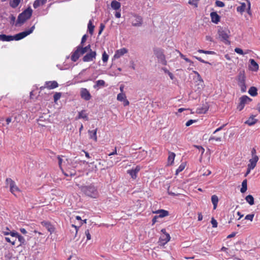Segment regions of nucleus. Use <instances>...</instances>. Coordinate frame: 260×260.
<instances>
[{"instance_id":"nucleus-1","label":"nucleus","mask_w":260,"mask_h":260,"mask_svg":"<svg viewBox=\"0 0 260 260\" xmlns=\"http://www.w3.org/2000/svg\"><path fill=\"white\" fill-rule=\"evenodd\" d=\"M82 191L87 196L92 198H96L98 197L99 193L97 189L92 185L89 186H83Z\"/></svg>"},{"instance_id":"nucleus-2","label":"nucleus","mask_w":260,"mask_h":260,"mask_svg":"<svg viewBox=\"0 0 260 260\" xmlns=\"http://www.w3.org/2000/svg\"><path fill=\"white\" fill-rule=\"evenodd\" d=\"M32 10L30 8H28L23 12L20 13L17 19V23L23 24L27 19H29L32 15Z\"/></svg>"},{"instance_id":"nucleus-3","label":"nucleus","mask_w":260,"mask_h":260,"mask_svg":"<svg viewBox=\"0 0 260 260\" xmlns=\"http://www.w3.org/2000/svg\"><path fill=\"white\" fill-rule=\"evenodd\" d=\"M153 52L158 60L164 65H167V62L163 50L161 48H154Z\"/></svg>"},{"instance_id":"nucleus-4","label":"nucleus","mask_w":260,"mask_h":260,"mask_svg":"<svg viewBox=\"0 0 260 260\" xmlns=\"http://www.w3.org/2000/svg\"><path fill=\"white\" fill-rule=\"evenodd\" d=\"M6 182L7 185H9L10 191L14 195L16 196V193L20 191L19 188L16 185L15 182L12 179L7 178Z\"/></svg>"},{"instance_id":"nucleus-5","label":"nucleus","mask_w":260,"mask_h":260,"mask_svg":"<svg viewBox=\"0 0 260 260\" xmlns=\"http://www.w3.org/2000/svg\"><path fill=\"white\" fill-rule=\"evenodd\" d=\"M252 158L249 159V163L248 166L251 168H254L256 165L257 162L259 159L258 156L256 155V151L254 148H253L251 151Z\"/></svg>"},{"instance_id":"nucleus-6","label":"nucleus","mask_w":260,"mask_h":260,"mask_svg":"<svg viewBox=\"0 0 260 260\" xmlns=\"http://www.w3.org/2000/svg\"><path fill=\"white\" fill-rule=\"evenodd\" d=\"M239 100L240 103L237 106V109L239 111H241L244 108L245 105L250 103L252 101V99L247 95H243L240 98Z\"/></svg>"},{"instance_id":"nucleus-7","label":"nucleus","mask_w":260,"mask_h":260,"mask_svg":"<svg viewBox=\"0 0 260 260\" xmlns=\"http://www.w3.org/2000/svg\"><path fill=\"white\" fill-rule=\"evenodd\" d=\"M34 28H35V27H34V26H33L29 29H28L27 30H25V31L21 32L20 33H18V34L15 35V36H13L14 40L18 41V40L23 39L27 36H28L29 34H30L31 33H32L34 29Z\"/></svg>"},{"instance_id":"nucleus-8","label":"nucleus","mask_w":260,"mask_h":260,"mask_svg":"<svg viewBox=\"0 0 260 260\" xmlns=\"http://www.w3.org/2000/svg\"><path fill=\"white\" fill-rule=\"evenodd\" d=\"M218 33L219 35V37L221 41H223L225 43H230V42L228 40L229 37V31H228V30H223L222 29H220L218 30Z\"/></svg>"},{"instance_id":"nucleus-9","label":"nucleus","mask_w":260,"mask_h":260,"mask_svg":"<svg viewBox=\"0 0 260 260\" xmlns=\"http://www.w3.org/2000/svg\"><path fill=\"white\" fill-rule=\"evenodd\" d=\"M80 93L81 98L85 101H89L91 98L89 91L85 88H81Z\"/></svg>"},{"instance_id":"nucleus-10","label":"nucleus","mask_w":260,"mask_h":260,"mask_svg":"<svg viewBox=\"0 0 260 260\" xmlns=\"http://www.w3.org/2000/svg\"><path fill=\"white\" fill-rule=\"evenodd\" d=\"M96 52L91 51L89 53L86 54L82 58L84 62H89L92 61L96 57Z\"/></svg>"},{"instance_id":"nucleus-11","label":"nucleus","mask_w":260,"mask_h":260,"mask_svg":"<svg viewBox=\"0 0 260 260\" xmlns=\"http://www.w3.org/2000/svg\"><path fill=\"white\" fill-rule=\"evenodd\" d=\"M170 239L171 237L169 234L161 235L158 242L159 245L164 246L170 240Z\"/></svg>"},{"instance_id":"nucleus-12","label":"nucleus","mask_w":260,"mask_h":260,"mask_svg":"<svg viewBox=\"0 0 260 260\" xmlns=\"http://www.w3.org/2000/svg\"><path fill=\"white\" fill-rule=\"evenodd\" d=\"M128 52V50L125 48H122L119 50H116L114 55L115 58H119L124 54Z\"/></svg>"},{"instance_id":"nucleus-13","label":"nucleus","mask_w":260,"mask_h":260,"mask_svg":"<svg viewBox=\"0 0 260 260\" xmlns=\"http://www.w3.org/2000/svg\"><path fill=\"white\" fill-rule=\"evenodd\" d=\"M81 55L82 54L80 53V51L77 46L76 50L72 53L71 59L73 61L75 62L79 59Z\"/></svg>"},{"instance_id":"nucleus-14","label":"nucleus","mask_w":260,"mask_h":260,"mask_svg":"<svg viewBox=\"0 0 260 260\" xmlns=\"http://www.w3.org/2000/svg\"><path fill=\"white\" fill-rule=\"evenodd\" d=\"M79 119H84L85 120H88V114L86 113L85 110H82L78 112V116L75 118L76 120Z\"/></svg>"},{"instance_id":"nucleus-15","label":"nucleus","mask_w":260,"mask_h":260,"mask_svg":"<svg viewBox=\"0 0 260 260\" xmlns=\"http://www.w3.org/2000/svg\"><path fill=\"white\" fill-rule=\"evenodd\" d=\"M249 62V69L250 70L254 72H256L258 70L259 66L253 59H250Z\"/></svg>"},{"instance_id":"nucleus-16","label":"nucleus","mask_w":260,"mask_h":260,"mask_svg":"<svg viewBox=\"0 0 260 260\" xmlns=\"http://www.w3.org/2000/svg\"><path fill=\"white\" fill-rule=\"evenodd\" d=\"M41 224L45 226L51 233L54 232V228L50 222L43 221L41 222Z\"/></svg>"},{"instance_id":"nucleus-17","label":"nucleus","mask_w":260,"mask_h":260,"mask_svg":"<svg viewBox=\"0 0 260 260\" xmlns=\"http://www.w3.org/2000/svg\"><path fill=\"white\" fill-rule=\"evenodd\" d=\"M46 87L49 89H54L58 87V84L55 81H47L45 82Z\"/></svg>"},{"instance_id":"nucleus-18","label":"nucleus","mask_w":260,"mask_h":260,"mask_svg":"<svg viewBox=\"0 0 260 260\" xmlns=\"http://www.w3.org/2000/svg\"><path fill=\"white\" fill-rule=\"evenodd\" d=\"M97 131H98V128H95V129L92 130V131H91V130L88 131V133L89 135V139H92L95 142H96L98 140V138H97V135H96Z\"/></svg>"},{"instance_id":"nucleus-19","label":"nucleus","mask_w":260,"mask_h":260,"mask_svg":"<svg viewBox=\"0 0 260 260\" xmlns=\"http://www.w3.org/2000/svg\"><path fill=\"white\" fill-rule=\"evenodd\" d=\"M210 17L211 21L215 24H217L220 21V16L215 12H213L210 13Z\"/></svg>"},{"instance_id":"nucleus-20","label":"nucleus","mask_w":260,"mask_h":260,"mask_svg":"<svg viewBox=\"0 0 260 260\" xmlns=\"http://www.w3.org/2000/svg\"><path fill=\"white\" fill-rule=\"evenodd\" d=\"M153 213L155 214H158L159 215L158 216L160 218H162L169 215V212L164 209H160L155 211H153Z\"/></svg>"},{"instance_id":"nucleus-21","label":"nucleus","mask_w":260,"mask_h":260,"mask_svg":"<svg viewBox=\"0 0 260 260\" xmlns=\"http://www.w3.org/2000/svg\"><path fill=\"white\" fill-rule=\"evenodd\" d=\"M83 46L84 45H79L78 46V47L79 48V49L80 51V53L81 54H84L85 53H86L88 51H90V52L91 51H92L90 48V45L89 44L87 46L84 47H83Z\"/></svg>"},{"instance_id":"nucleus-22","label":"nucleus","mask_w":260,"mask_h":260,"mask_svg":"<svg viewBox=\"0 0 260 260\" xmlns=\"http://www.w3.org/2000/svg\"><path fill=\"white\" fill-rule=\"evenodd\" d=\"M255 116L251 115L248 119L247 120L245 123L248 124L249 126H251L255 124L257 120L254 118Z\"/></svg>"},{"instance_id":"nucleus-23","label":"nucleus","mask_w":260,"mask_h":260,"mask_svg":"<svg viewBox=\"0 0 260 260\" xmlns=\"http://www.w3.org/2000/svg\"><path fill=\"white\" fill-rule=\"evenodd\" d=\"M0 40L2 41L9 42L14 40L13 36H7L6 35H0Z\"/></svg>"},{"instance_id":"nucleus-24","label":"nucleus","mask_w":260,"mask_h":260,"mask_svg":"<svg viewBox=\"0 0 260 260\" xmlns=\"http://www.w3.org/2000/svg\"><path fill=\"white\" fill-rule=\"evenodd\" d=\"M46 2L47 0H36L33 4V7L36 9L40 6L44 5Z\"/></svg>"},{"instance_id":"nucleus-25","label":"nucleus","mask_w":260,"mask_h":260,"mask_svg":"<svg viewBox=\"0 0 260 260\" xmlns=\"http://www.w3.org/2000/svg\"><path fill=\"white\" fill-rule=\"evenodd\" d=\"M105 82L103 80H99L96 81L95 84L93 85V88L96 89L104 87L105 86Z\"/></svg>"},{"instance_id":"nucleus-26","label":"nucleus","mask_w":260,"mask_h":260,"mask_svg":"<svg viewBox=\"0 0 260 260\" xmlns=\"http://www.w3.org/2000/svg\"><path fill=\"white\" fill-rule=\"evenodd\" d=\"M175 156H176V155H175V153L171 152H169V156L168 158V165H172V164L174 162Z\"/></svg>"},{"instance_id":"nucleus-27","label":"nucleus","mask_w":260,"mask_h":260,"mask_svg":"<svg viewBox=\"0 0 260 260\" xmlns=\"http://www.w3.org/2000/svg\"><path fill=\"white\" fill-rule=\"evenodd\" d=\"M211 201L213 205V209H216L218 202V198L216 195H213L211 197Z\"/></svg>"},{"instance_id":"nucleus-28","label":"nucleus","mask_w":260,"mask_h":260,"mask_svg":"<svg viewBox=\"0 0 260 260\" xmlns=\"http://www.w3.org/2000/svg\"><path fill=\"white\" fill-rule=\"evenodd\" d=\"M111 7L114 10H118L120 9V3L116 1H113L111 4Z\"/></svg>"},{"instance_id":"nucleus-29","label":"nucleus","mask_w":260,"mask_h":260,"mask_svg":"<svg viewBox=\"0 0 260 260\" xmlns=\"http://www.w3.org/2000/svg\"><path fill=\"white\" fill-rule=\"evenodd\" d=\"M245 82V76L244 73H240L238 76V84H244Z\"/></svg>"},{"instance_id":"nucleus-30","label":"nucleus","mask_w":260,"mask_h":260,"mask_svg":"<svg viewBox=\"0 0 260 260\" xmlns=\"http://www.w3.org/2000/svg\"><path fill=\"white\" fill-rule=\"evenodd\" d=\"M94 28V26L92 24V21L91 20H90L88 23V30L89 31V33L91 35H92V34L93 33Z\"/></svg>"},{"instance_id":"nucleus-31","label":"nucleus","mask_w":260,"mask_h":260,"mask_svg":"<svg viewBox=\"0 0 260 260\" xmlns=\"http://www.w3.org/2000/svg\"><path fill=\"white\" fill-rule=\"evenodd\" d=\"M257 88L255 87L252 86L249 88L248 93L250 95L255 96L257 94Z\"/></svg>"},{"instance_id":"nucleus-32","label":"nucleus","mask_w":260,"mask_h":260,"mask_svg":"<svg viewBox=\"0 0 260 260\" xmlns=\"http://www.w3.org/2000/svg\"><path fill=\"white\" fill-rule=\"evenodd\" d=\"M142 19L140 16H137L136 18V22H133L132 24L135 26H139L142 24Z\"/></svg>"},{"instance_id":"nucleus-33","label":"nucleus","mask_w":260,"mask_h":260,"mask_svg":"<svg viewBox=\"0 0 260 260\" xmlns=\"http://www.w3.org/2000/svg\"><path fill=\"white\" fill-rule=\"evenodd\" d=\"M221 139H222V137L221 136H214V135H212L209 139V141H216V142H220L221 141Z\"/></svg>"},{"instance_id":"nucleus-34","label":"nucleus","mask_w":260,"mask_h":260,"mask_svg":"<svg viewBox=\"0 0 260 260\" xmlns=\"http://www.w3.org/2000/svg\"><path fill=\"white\" fill-rule=\"evenodd\" d=\"M246 6L245 3H241V5L238 6L237 8V11L238 12L242 13L243 12L245 11V10L246 9Z\"/></svg>"},{"instance_id":"nucleus-35","label":"nucleus","mask_w":260,"mask_h":260,"mask_svg":"<svg viewBox=\"0 0 260 260\" xmlns=\"http://www.w3.org/2000/svg\"><path fill=\"white\" fill-rule=\"evenodd\" d=\"M245 200L250 205H253L254 204V198L252 196L249 194L246 197Z\"/></svg>"},{"instance_id":"nucleus-36","label":"nucleus","mask_w":260,"mask_h":260,"mask_svg":"<svg viewBox=\"0 0 260 260\" xmlns=\"http://www.w3.org/2000/svg\"><path fill=\"white\" fill-rule=\"evenodd\" d=\"M208 110V107L204 106L201 108L197 109V112L199 114H205Z\"/></svg>"},{"instance_id":"nucleus-37","label":"nucleus","mask_w":260,"mask_h":260,"mask_svg":"<svg viewBox=\"0 0 260 260\" xmlns=\"http://www.w3.org/2000/svg\"><path fill=\"white\" fill-rule=\"evenodd\" d=\"M247 190V180L245 179L242 183V187L240 191L242 193H244Z\"/></svg>"},{"instance_id":"nucleus-38","label":"nucleus","mask_w":260,"mask_h":260,"mask_svg":"<svg viewBox=\"0 0 260 260\" xmlns=\"http://www.w3.org/2000/svg\"><path fill=\"white\" fill-rule=\"evenodd\" d=\"M20 1L21 0H12L10 2V5L11 7L15 8L19 5V4L20 3Z\"/></svg>"},{"instance_id":"nucleus-39","label":"nucleus","mask_w":260,"mask_h":260,"mask_svg":"<svg viewBox=\"0 0 260 260\" xmlns=\"http://www.w3.org/2000/svg\"><path fill=\"white\" fill-rule=\"evenodd\" d=\"M18 233L15 231H11L10 232H4V235H10L11 237H13V238H15V239H16L17 236H18Z\"/></svg>"},{"instance_id":"nucleus-40","label":"nucleus","mask_w":260,"mask_h":260,"mask_svg":"<svg viewBox=\"0 0 260 260\" xmlns=\"http://www.w3.org/2000/svg\"><path fill=\"white\" fill-rule=\"evenodd\" d=\"M126 95L123 93H120L117 95V99L119 101H123L126 99Z\"/></svg>"},{"instance_id":"nucleus-41","label":"nucleus","mask_w":260,"mask_h":260,"mask_svg":"<svg viewBox=\"0 0 260 260\" xmlns=\"http://www.w3.org/2000/svg\"><path fill=\"white\" fill-rule=\"evenodd\" d=\"M61 93L56 92L53 96L54 102L56 103L61 98Z\"/></svg>"},{"instance_id":"nucleus-42","label":"nucleus","mask_w":260,"mask_h":260,"mask_svg":"<svg viewBox=\"0 0 260 260\" xmlns=\"http://www.w3.org/2000/svg\"><path fill=\"white\" fill-rule=\"evenodd\" d=\"M127 173L129 174L132 178L133 179H136L137 177V174L136 173V172L133 171V169L127 170Z\"/></svg>"},{"instance_id":"nucleus-43","label":"nucleus","mask_w":260,"mask_h":260,"mask_svg":"<svg viewBox=\"0 0 260 260\" xmlns=\"http://www.w3.org/2000/svg\"><path fill=\"white\" fill-rule=\"evenodd\" d=\"M199 0H189L188 4L190 5L194 6L197 8L198 6V2Z\"/></svg>"},{"instance_id":"nucleus-44","label":"nucleus","mask_w":260,"mask_h":260,"mask_svg":"<svg viewBox=\"0 0 260 260\" xmlns=\"http://www.w3.org/2000/svg\"><path fill=\"white\" fill-rule=\"evenodd\" d=\"M185 168V165L183 164H181L178 168L176 171V174L177 175L179 173L182 171Z\"/></svg>"},{"instance_id":"nucleus-45","label":"nucleus","mask_w":260,"mask_h":260,"mask_svg":"<svg viewBox=\"0 0 260 260\" xmlns=\"http://www.w3.org/2000/svg\"><path fill=\"white\" fill-rule=\"evenodd\" d=\"M198 52L201 53H204L206 54H214L215 52L212 51H206L202 49H199Z\"/></svg>"},{"instance_id":"nucleus-46","label":"nucleus","mask_w":260,"mask_h":260,"mask_svg":"<svg viewBox=\"0 0 260 260\" xmlns=\"http://www.w3.org/2000/svg\"><path fill=\"white\" fill-rule=\"evenodd\" d=\"M109 58L108 55L106 53V52L105 51L103 54H102V60L103 62H106Z\"/></svg>"},{"instance_id":"nucleus-47","label":"nucleus","mask_w":260,"mask_h":260,"mask_svg":"<svg viewBox=\"0 0 260 260\" xmlns=\"http://www.w3.org/2000/svg\"><path fill=\"white\" fill-rule=\"evenodd\" d=\"M215 5L217 7L222 8L224 7L225 4L223 2L220 1H216L215 2Z\"/></svg>"},{"instance_id":"nucleus-48","label":"nucleus","mask_w":260,"mask_h":260,"mask_svg":"<svg viewBox=\"0 0 260 260\" xmlns=\"http://www.w3.org/2000/svg\"><path fill=\"white\" fill-rule=\"evenodd\" d=\"M5 240L7 242L11 243L12 245H15V242L16 241V239H12V240H11V239H10V238L9 237H5Z\"/></svg>"},{"instance_id":"nucleus-49","label":"nucleus","mask_w":260,"mask_h":260,"mask_svg":"<svg viewBox=\"0 0 260 260\" xmlns=\"http://www.w3.org/2000/svg\"><path fill=\"white\" fill-rule=\"evenodd\" d=\"M17 238H18V241L20 242V245L22 244H24L25 242V239L24 237L18 234V236H17Z\"/></svg>"},{"instance_id":"nucleus-50","label":"nucleus","mask_w":260,"mask_h":260,"mask_svg":"<svg viewBox=\"0 0 260 260\" xmlns=\"http://www.w3.org/2000/svg\"><path fill=\"white\" fill-rule=\"evenodd\" d=\"M254 216V214H248L245 216V219L252 221L253 220Z\"/></svg>"},{"instance_id":"nucleus-51","label":"nucleus","mask_w":260,"mask_h":260,"mask_svg":"<svg viewBox=\"0 0 260 260\" xmlns=\"http://www.w3.org/2000/svg\"><path fill=\"white\" fill-rule=\"evenodd\" d=\"M87 37H88V36H87V35H83L80 44L79 45H84V43L87 40Z\"/></svg>"},{"instance_id":"nucleus-52","label":"nucleus","mask_w":260,"mask_h":260,"mask_svg":"<svg viewBox=\"0 0 260 260\" xmlns=\"http://www.w3.org/2000/svg\"><path fill=\"white\" fill-rule=\"evenodd\" d=\"M235 51L238 53V54H241V55H243L244 54V52L243 51L242 49H241V48H236L235 49Z\"/></svg>"},{"instance_id":"nucleus-53","label":"nucleus","mask_w":260,"mask_h":260,"mask_svg":"<svg viewBox=\"0 0 260 260\" xmlns=\"http://www.w3.org/2000/svg\"><path fill=\"white\" fill-rule=\"evenodd\" d=\"M211 222L213 228H216L217 226V222L214 218H212Z\"/></svg>"},{"instance_id":"nucleus-54","label":"nucleus","mask_w":260,"mask_h":260,"mask_svg":"<svg viewBox=\"0 0 260 260\" xmlns=\"http://www.w3.org/2000/svg\"><path fill=\"white\" fill-rule=\"evenodd\" d=\"M197 121L196 120H192V119H190V120H189L188 121H187L186 122V123H185V125L186 126H190V125H191L192 123L196 122Z\"/></svg>"},{"instance_id":"nucleus-55","label":"nucleus","mask_w":260,"mask_h":260,"mask_svg":"<svg viewBox=\"0 0 260 260\" xmlns=\"http://www.w3.org/2000/svg\"><path fill=\"white\" fill-rule=\"evenodd\" d=\"M85 234L86 236L87 240H90L91 239V235L90 234L89 230H86Z\"/></svg>"},{"instance_id":"nucleus-56","label":"nucleus","mask_w":260,"mask_h":260,"mask_svg":"<svg viewBox=\"0 0 260 260\" xmlns=\"http://www.w3.org/2000/svg\"><path fill=\"white\" fill-rule=\"evenodd\" d=\"M194 147L197 148L200 151H201V153L202 154L204 153L205 149H204V148L202 146L195 145Z\"/></svg>"},{"instance_id":"nucleus-57","label":"nucleus","mask_w":260,"mask_h":260,"mask_svg":"<svg viewBox=\"0 0 260 260\" xmlns=\"http://www.w3.org/2000/svg\"><path fill=\"white\" fill-rule=\"evenodd\" d=\"M57 159L58 160V165H59V167L60 169L62 170L61 164H62V159L61 158L60 156H59V155H58L57 156Z\"/></svg>"},{"instance_id":"nucleus-58","label":"nucleus","mask_w":260,"mask_h":260,"mask_svg":"<svg viewBox=\"0 0 260 260\" xmlns=\"http://www.w3.org/2000/svg\"><path fill=\"white\" fill-rule=\"evenodd\" d=\"M197 60H198L199 61H200V62H203V63H209V62H208V61H206L204 60H203L202 58L201 57H197V56H195L194 57Z\"/></svg>"},{"instance_id":"nucleus-59","label":"nucleus","mask_w":260,"mask_h":260,"mask_svg":"<svg viewBox=\"0 0 260 260\" xmlns=\"http://www.w3.org/2000/svg\"><path fill=\"white\" fill-rule=\"evenodd\" d=\"M72 226L73 228H75V237H76L77 236V234L78 233V230H79V226H77L74 224H72Z\"/></svg>"},{"instance_id":"nucleus-60","label":"nucleus","mask_w":260,"mask_h":260,"mask_svg":"<svg viewBox=\"0 0 260 260\" xmlns=\"http://www.w3.org/2000/svg\"><path fill=\"white\" fill-rule=\"evenodd\" d=\"M239 85L241 87V90L243 92L245 91V89H246L245 83H244L243 84H239Z\"/></svg>"},{"instance_id":"nucleus-61","label":"nucleus","mask_w":260,"mask_h":260,"mask_svg":"<svg viewBox=\"0 0 260 260\" xmlns=\"http://www.w3.org/2000/svg\"><path fill=\"white\" fill-rule=\"evenodd\" d=\"M104 27H105V25L101 23L100 25V29L99 30V35H100L102 33Z\"/></svg>"},{"instance_id":"nucleus-62","label":"nucleus","mask_w":260,"mask_h":260,"mask_svg":"<svg viewBox=\"0 0 260 260\" xmlns=\"http://www.w3.org/2000/svg\"><path fill=\"white\" fill-rule=\"evenodd\" d=\"M211 174V172L209 170H207L203 174V176H208Z\"/></svg>"},{"instance_id":"nucleus-63","label":"nucleus","mask_w":260,"mask_h":260,"mask_svg":"<svg viewBox=\"0 0 260 260\" xmlns=\"http://www.w3.org/2000/svg\"><path fill=\"white\" fill-rule=\"evenodd\" d=\"M116 154H117V148H116V147H115V149L113 150V151L111 153H110V154H109V156H111V155H116Z\"/></svg>"},{"instance_id":"nucleus-64","label":"nucleus","mask_w":260,"mask_h":260,"mask_svg":"<svg viewBox=\"0 0 260 260\" xmlns=\"http://www.w3.org/2000/svg\"><path fill=\"white\" fill-rule=\"evenodd\" d=\"M159 217L158 216H155L152 220V224H155L156 222H157V219Z\"/></svg>"}]
</instances>
